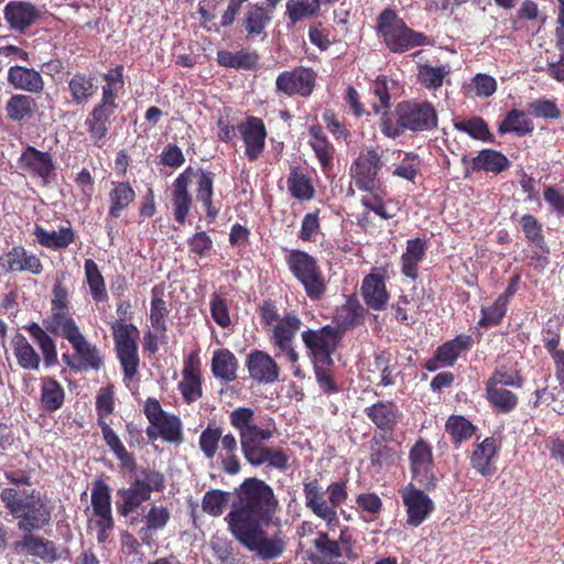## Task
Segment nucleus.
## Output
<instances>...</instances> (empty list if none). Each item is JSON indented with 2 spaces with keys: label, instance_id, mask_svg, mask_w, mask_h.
Segmentation results:
<instances>
[{
  "label": "nucleus",
  "instance_id": "f257e3e1",
  "mask_svg": "<svg viewBox=\"0 0 564 564\" xmlns=\"http://www.w3.org/2000/svg\"><path fill=\"white\" fill-rule=\"evenodd\" d=\"M235 501L225 521L232 536L261 560L280 557L285 551V540L279 531L267 535L275 518L279 499L272 487L257 477L246 478L235 492Z\"/></svg>",
  "mask_w": 564,
  "mask_h": 564
},
{
  "label": "nucleus",
  "instance_id": "f03ea898",
  "mask_svg": "<svg viewBox=\"0 0 564 564\" xmlns=\"http://www.w3.org/2000/svg\"><path fill=\"white\" fill-rule=\"evenodd\" d=\"M229 423L239 434L245 459L253 467L268 464L280 471L289 468V455L281 447L264 446L273 436V430L256 423V412L248 406H238L229 413Z\"/></svg>",
  "mask_w": 564,
  "mask_h": 564
},
{
  "label": "nucleus",
  "instance_id": "7ed1b4c3",
  "mask_svg": "<svg viewBox=\"0 0 564 564\" xmlns=\"http://www.w3.org/2000/svg\"><path fill=\"white\" fill-rule=\"evenodd\" d=\"M69 310L68 289L62 281L56 280L52 289L51 314L43 319L44 327L36 322L23 326L33 343L40 348L45 368L58 364L56 344L50 334L55 335L77 324L69 314Z\"/></svg>",
  "mask_w": 564,
  "mask_h": 564
},
{
  "label": "nucleus",
  "instance_id": "20e7f679",
  "mask_svg": "<svg viewBox=\"0 0 564 564\" xmlns=\"http://www.w3.org/2000/svg\"><path fill=\"white\" fill-rule=\"evenodd\" d=\"M393 120L383 111L379 120L380 132L390 139H397L405 132L414 134L430 132L438 127V113L429 100L409 99L397 104Z\"/></svg>",
  "mask_w": 564,
  "mask_h": 564
},
{
  "label": "nucleus",
  "instance_id": "39448f33",
  "mask_svg": "<svg viewBox=\"0 0 564 564\" xmlns=\"http://www.w3.org/2000/svg\"><path fill=\"white\" fill-rule=\"evenodd\" d=\"M9 513L18 521V529L24 533L40 531L52 520V507L37 490H32L24 498L19 497L13 488H4L0 494Z\"/></svg>",
  "mask_w": 564,
  "mask_h": 564
},
{
  "label": "nucleus",
  "instance_id": "423d86ee",
  "mask_svg": "<svg viewBox=\"0 0 564 564\" xmlns=\"http://www.w3.org/2000/svg\"><path fill=\"white\" fill-rule=\"evenodd\" d=\"M376 29L382 36L384 45L392 53H404L431 43L426 34L408 26L397 12L389 8L378 15Z\"/></svg>",
  "mask_w": 564,
  "mask_h": 564
},
{
  "label": "nucleus",
  "instance_id": "0eeeda50",
  "mask_svg": "<svg viewBox=\"0 0 564 564\" xmlns=\"http://www.w3.org/2000/svg\"><path fill=\"white\" fill-rule=\"evenodd\" d=\"M285 262L310 300L318 301L325 295L327 285L316 258L304 250L291 249Z\"/></svg>",
  "mask_w": 564,
  "mask_h": 564
},
{
  "label": "nucleus",
  "instance_id": "6e6552de",
  "mask_svg": "<svg viewBox=\"0 0 564 564\" xmlns=\"http://www.w3.org/2000/svg\"><path fill=\"white\" fill-rule=\"evenodd\" d=\"M143 479H134L128 488L117 491L116 509L119 516L129 518L142 503L150 500L153 491L161 492L165 488V477L155 469H143Z\"/></svg>",
  "mask_w": 564,
  "mask_h": 564
},
{
  "label": "nucleus",
  "instance_id": "1a4fd4ad",
  "mask_svg": "<svg viewBox=\"0 0 564 564\" xmlns=\"http://www.w3.org/2000/svg\"><path fill=\"white\" fill-rule=\"evenodd\" d=\"M388 149L377 147L364 148L349 167V175L359 191H380L384 186L379 177L386 166L384 156Z\"/></svg>",
  "mask_w": 564,
  "mask_h": 564
},
{
  "label": "nucleus",
  "instance_id": "9d476101",
  "mask_svg": "<svg viewBox=\"0 0 564 564\" xmlns=\"http://www.w3.org/2000/svg\"><path fill=\"white\" fill-rule=\"evenodd\" d=\"M111 330L123 381H131L138 375L140 365L137 343L139 329L131 323L113 322Z\"/></svg>",
  "mask_w": 564,
  "mask_h": 564
},
{
  "label": "nucleus",
  "instance_id": "9b49d317",
  "mask_svg": "<svg viewBox=\"0 0 564 564\" xmlns=\"http://www.w3.org/2000/svg\"><path fill=\"white\" fill-rule=\"evenodd\" d=\"M66 339L74 349V355L64 354V362L73 370H99L104 366V357L97 346L90 344L76 324L61 333L55 334Z\"/></svg>",
  "mask_w": 564,
  "mask_h": 564
},
{
  "label": "nucleus",
  "instance_id": "f8f14e48",
  "mask_svg": "<svg viewBox=\"0 0 564 564\" xmlns=\"http://www.w3.org/2000/svg\"><path fill=\"white\" fill-rule=\"evenodd\" d=\"M410 471L412 480L426 491L436 489L438 478L435 473L432 445L420 437L409 452Z\"/></svg>",
  "mask_w": 564,
  "mask_h": 564
},
{
  "label": "nucleus",
  "instance_id": "ddd939ff",
  "mask_svg": "<svg viewBox=\"0 0 564 564\" xmlns=\"http://www.w3.org/2000/svg\"><path fill=\"white\" fill-rule=\"evenodd\" d=\"M317 74L311 67L296 66L275 78V91L286 97L308 98L316 87Z\"/></svg>",
  "mask_w": 564,
  "mask_h": 564
},
{
  "label": "nucleus",
  "instance_id": "4468645a",
  "mask_svg": "<svg viewBox=\"0 0 564 564\" xmlns=\"http://www.w3.org/2000/svg\"><path fill=\"white\" fill-rule=\"evenodd\" d=\"M305 347L311 350L316 361L333 364L332 356L343 339V330L332 325L319 329H306L302 333Z\"/></svg>",
  "mask_w": 564,
  "mask_h": 564
},
{
  "label": "nucleus",
  "instance_id": "2eb2a0df",
  "mask_svg": "<svg viewBox=\"0 0 564 564\" xmlns=\"http://www.w3.org/2000/svg\"><path fill=\"white\" fill-rule=\"evenodd\" d=\"M474 340L470 335L459 334L440 345L434 355L425 360L423 368L434 372L441 368L453 367L462 354L473 348Z\"/></svg>",
  "mask_w": 564,
  "mask_h": 564
},
{
  "label": "nucleus",
  "instance_id": "dca6fc26",
  "mask_svg": "<svg viewBox=\"0 0 564 564\" xmlns=\"http://www.w3.org/2000/svg\"><path fill=\"white\" fill-rule=\"evenodd\" d=\"M302 322L300 317L293 313H285L275 324L272 329L271 343L280 350L285 354L289 361L292 364L297 362L299 354L293 348L292 344L296 333L300 330Z\"/></svg>",
  "mask_w": 564,
  "mask_h": 564
},
{
  "label": "nucleus",
  "instance_id": "f3484780",
  "mask_svg": "<svg viewBox=\"0 0 564 564\" xmlns=\"http://www.w3.org/2000/svg\"><path fill=\"white\" fill-rule=\"evenodd\" d=\"M424 491L422 487L417 488L413 484H409L401 491L409 525H421L434 510L433 500Z\"/></svg>",
  "mask_w": 564,
  "mask_h": 564
},
{
  "label": "nucleus",
  "instance_id": "a211bd4d",
  "mask_svg": "<svg viewBox=\"0 0 564 564\" xmlns=\"http://www.w3.org/2000/svg\"><path fill=\"white\" fill-rule=\"evenodd\" d=\"M178 390L188 404L203 397L202 362L197 351H192L184 358Z\"/></svg>",
  "mask_w": 564,
  "mask_h": 564
},
{
  "label": "nucleus",
  "instance_id": "6ab92c4d",
  "mask_svg": "<svg viewBox=\"0 0 564 564\" xmlns=\"http://www.w3.org/2000/svg\"><path fill=\"white\" fill-rule=\"evenodd\" d=\"M19 169L31 177L41 178L47 183L53 172L55 163L50 152L37 150L35 147L26 145L23 148L18 159Z\"/></svg>",
  "mask_w": 564,
  "mask_h": 564
},
{
  "label": "nucleus",
  "instance_id": "aec40b11",
  "mask_svg": "<svg viewBox=\"0 0 564 564\" xmlns=\"http://www.w3.org/2000/svg\"><path fill=\"white\" fill-rule=\"evenodd\" d=\"M245 143V155L250 162L257 161L265 147L267 128L261 118L248 116L237 126Z\"/></svg>",
  "mask_w": 564,
  "mask_h": 564
},
{
  "label": "nucleus",
  "instance_id": "412c9836",
  "mask_svg": "<svg viewBox=\"0 0 564 564\" xmlns=\"http://www.w3.org/2000/svg\"><path fill=\"white\" fill-rule=\"evenodd\" d=\"M0 267L7 273L28 272L40 275L44 271L41 259L21 245L13 246L0 258Z\"/></svg>",
  "mask_w": 564,
  "mask_h": 564
},
{
  "label": "nucleus",
  "instance_id": "4be33fe9",
  "mask_svg": "<svg viewBox=\"0 0 564 564\" xmlns=\"http://www.w3.org/2000/svg\"><path fill=\"white\" fill-rule=\"evenodd\" d=\"M192 166H187L181 174H178L172 185L171 202L173 216L174 220L180 225L185 224L193 206V197L188 191V186L192 182Z\"/></svg>",
  "mask_w": 564,
  "mask_h": 564
},
{
  "label": "nucleus",
  "instance_id": "5701e85b",
  "mask_svg": "<svg viewBox=\"0 0 564 564\" xmlns=\"http://www.w3.org/2000/svg\"><path fill=\"white\" fill-rule=\"evenodd\" d=\"M249 376L259 383H273L279 379L280 368L265 351L252 350L246 360Z\"/></svg>",
  "mask_w": 564,
  "mask_h": 564
},
{
  "label": "nucleus",
  "instance_id": "b1692460",
  "mask_svg": "<svg viewBox=\"0 0 564 564\" xmlns=\"http://www.w3.org/2000/svg\"><path fill=\"white\" fill-rule=\"evenodd\" d=\"M3 15L11 30L24 33L26 29L40 19L41 13L29 1H10L3 9Z\"/></svg>",
  "mask_w": 564,
  "mask_h": 564
},
{
  "label": "nucleus",
  "instance_id": "393cba45",
  "mask_svg": "<svg viewBox=\"0 0 564 564\" xmlns=\"http://www.w3.org/2000/svg\"><path fill=\"white\" fill-rule=\"evenodd\" d=\"M14 550L18 553L39 557L45 563H53L58 558L55 542L47 540L41 535L24 533L20 541L14 543Z\"/></svg>",
  "mask_w": 564,
  "mask_h": 564
},
{
  "label": "nucleus",
  "instance_id": "a878e982",
  "mask_svg": "<svg viewBox=\"0 0 564 564\" xmlns=\"http://www.w3.org/2000/svg\"><path fill=\"white\" fill-rule=\"evenodd\" d=\"M499 451L500 442L494 436L486 437L475 446L470 455L471 467L484 477L494 475L496 471L495 460Z\"/></svg>",
  "mask_w": 564,
  "mask_h": 564
},
{
  "label": "nucleus",
  "instance_id": "bb28decb",
  "mask_svg": "<svg viewBox=\"0 0 564 564\" xmlns=\"http://www.w3.org/2000/svg\"><path fill=\"white\" fill-rule=\"evenodd\" d=\"M303 492L306 508L316 517L327 523L337 520V511H334L332 506H328L327 500L324 499L326 490L323 489L316 478L303 482Z\"/></svg>",
  "mask_w": 564,
  "mask_h": 564
},
{
  "label": "nucleus",
  "instance_id": "cd10ccee",
  "mask_svg": "<svg viewBox=\"0 0 564 564\" xmlns=\"http://www.w3.org/2000/svg\"><path fill=\"white\" fill-rule=\"evenodd\" d=\"M365 414L382 435H392L401 413L392 401H377L365 409Z\"/></svg>",
  "mask_w": 564,
  "mask_h": 564
},
{
  "label": "nucleus",
  "instance_id": "c85d7f7f",
  "mask_svg": "<svg viewBox=\"0 0 564 564\" xmlns=\"http://www.w3.org/2000/svg\"><path fill=\"white\" fill-rule=\"evenodd\" d=\"M116 110L95 105L85 120V127L93 144L102 148L110 131Z\"/></svg>",
  "mask_w": 564,
  "mask_h": 564
},
{
  "label": "nucleus",
  "instance_id": "c756f323",
  "mask_svg": "<svg viewBox=\"0 0 564 564\" xmlns=\"http://www.w3.org/2000/svg\"><path fill=\"white\" fill-rule=\"evenodd\" d=\"M192 181L196 178V199L202 203L206 218L214 221L219 214V209L213 203L215 174L202 167H192Z\"/></svg>",
  "mask_w": 564,
  "mask_h": 564
},
{
  "label": "nucleus",
  "instance_id": "7c9ffc66",
  "mask_svg": "<svg viewBox=\"0 0 564 564\" xmlns=\"http://www.w3.org/2000/svg\"><path fill=\"white\" fill-rule=\"evenodd\" d=\"M8 83L15 89L34 95L42 94L45 87L44 78L39 70L20 65L8 69Z\"/></svg>",
  "mask_w": 564,
  "mask_h": 564
},
{
  "label": "nucleus",
  "instance_id": "2f4dec72",
  "mask_svg": "<svg viewBox=\"0 0 564 564\" xmlns=\"http://www.w3.org/2000/svg\"><path fill=\"white\" fill-rule=\"evenodd\" d=\"M361 296L369 308L375 311L384 310L389 301V293L383 275L379 273L367 274L362 280Z\"/></svg>",
  "mask_w": 564,
  "mask_h": 564
},
{
  "label": "nucleus",
  "instance_id": "473e14b6",
  "mask_svg": "<svg viewBox=\"0 0 564 564\" xmlns=\"http://www.w3.org/2000/svg\"><path fill=\"white\" fill-rule=\"evenodd\" d=\"M308 144L313 149L315 156L324 173H328L334 167L335 147L330 143L319 124H313L308 128Z\"/></svg>",
  "mask_w": 564,
  "mask_h": 564
},
{
  "label": "nucleus",
  "instance_id": "72a5a7b5",
  "mask_svg": "<svg viewBox=\"0 0 564 564\" xmlns=\"http://www.w3.org/2000/svg\"><path fill=\"white\" fill-rule=\"evenodd\" d=\"M171 510L163 505H151L148 512L143 517L144 525L138 531L141 541L151 545L153 535L163 531L171 520Z\"/></svg>",
  "mask_w": 564,
  "mask_h": 564
},
{
  "label": "nucleus",
  "instance_id": "f704fd0d",
  "mask_svg": "<svg viewBox=\"0 0 564 564\" xmlns=\"http://www.w3.org/2000/svg\"><path fill=\"white\" fill-rule=\"evenodd\" d=\"M65 390L62 383L52 376L40 379V408L47 413L61 410L65 403Z\"/></svg>",
  "mask_w": 564,
  "mask_h": 564
},
{
  "label": "nucleus",
  "instance_id": "c9c22d12",
  "mask_svg": "<svg viewBox=\"0 0 564 564\" xmlns=\"http://www.w3.org/2000/svg\"><path fill=\"white\" fill-rule=\"evenodd\" d=\"M137 197L132 185L126 182H111V189L108 194V218L118 219L129 208Z\"/></svg>",
  "mask_w": 564,
  "mask_h": 564
},
{
  "label": "nucleus",
  "instance_id": "e433bc0d",
  "mask_svg": "<svg viewBox=\"0 0 564 564\" xmlns=\"http://www.w3.org/2000/svg\"><path fill=\"white\" fill-rule=\"evenodd\" d=\"M33 235L41 246L52 250L66 249L76 241V232L70 226H59L58 230L47 231L35 225Z\"/></svg>",
  "mask_w": 564,
  "mask_h": 564
},
{
  "label": "nucleus",
  "instance_id": "4c0bfd02",
  "mask_svg": "<svg viewBox=\"0 0 564 564\" xmlns=\"http://www.w3.org/2000/svg\"><path fill=\"white\" fill-rule=\"evenodd\" d=\"M288 191L292 198L310 202L316 195L312 177L300 166H291L286 180Z\"/></svg>",
  "mask_w": 564,
  "mask_h": 564
},
{
  "label": "nucleus",
  "instance_id": "58836bf2",
  "mask_svg": "<svg viewBox=\"0 0 564 564\" xmlns=\"http://www.w3.org/2000/svg\"><path fill=\"white\" fill-rule=\"evenodd\" d=\"M97 423L101 430V434L106 445L119 460L120 466L127 469L128 471L133 473L137 469V462L134 456L127 451L117 433L110 427V425L105 420H97Z\"/></svg>",
  "mask_w": 564,
  "mask_h": 564
},
{
  "label": "nucleus",
  "instance_id": "ea45409f",
  "mask_svg": "<svg viewBox=\"0 0 564 564\" xmlns=\"http://www.w3.org/2000/svg\"><path fill=\"white\" fill-rule=\"evenodd\" d=\"M67 90L73 104L80 106L97 94L98 86L94 76L77 72L67 80Z\"/></svg>",
  "mask_w": 564,
  "mask_h": 564
},
{
  "label": "nucleus",
  "instance_id": "a19ab883",
  "mask_svg": "<svg viewBox=\"0 0 564 564\" xmlns=\"http://www.w3.org/2000/svg\"><path fill=\"white\" fill-rule=\"evenodd\" d=\"M509 166V159L502 152L492 149H484L470 160V169L474 172L482 171L497 175L508 170Z\"/></svg>",
  "mask_w": 564,
  "mask_h": 564
},
{
  "label": "nucleus",
  "instance_id": "79ce46f5",
  "mask_svg": "<svg viewBox=\"0 0 564 564\" xmlns=\"http://www.w3.org/2000/svg\"><path fill=\"white\" fill-rule=\"evenodd\" d=\"M11 347L17 359V364L22 369L39 370L41 356L23 334L17 333L13 336Z\"/></svg>",
  "mask_w": 564,
  "mask_h": 564
},
{
  "label": "nucleus",
  "instance_id": "37998d69",
  "mask_svg": "<svg viewBox=\"0 0 564 564\" xmlns=\"http://www.w3.org/2000/svg\"><path fill=\"white\" fill-rule=\"evenodd\" d=\"M485 397L490 408L500 414L511 413L519 403L514 392L498 386L485 384Z\"/></svg>",
  "mask_w": 564,
  "mask_h": 564
},
{
  "label": "nucleus",
  "instance_id": "c03bdc74",
  "mask_svg": "<svg viewBox=\"0 0 564 564\" xmlns=\"http://www.w3.org/2000/svg\"><path fill=\"white\" fill-rule=\"evenodd\" d=\"M238 360L229 349H217L212 358V372L215 378L225 382H231L237 379Z\"/></svg>",
  "mask_w": 564,
  "mask_h": 564
},
{
  "label": "nucleus",
  "instance_id": "a18cd8bd",
  "mask_svg": "<svg viewBox=\"0 0 564 564\" xmlns=\"http://www.w3.org/2000/svg\"><path fill=\"white\" fill-rule=\"evenodd\" d=\"M36 109L35 99L29 95H12L6 102V116L11 121L22 122L31 119Z\"/></svg>",
  "mask_w": 564,
  "mask_h": 564
},
{
  "label": "nucleus",
  "instance_id": "49530a36",
  "mask_svg": "<svg viewBox=\"0 0 564 564\" xmlns=\"http://www.w3.org/2000/svg\"><path fill=\"white\" fill-rule=\"evenodd\" d=\"M84 272L85 282L88 285L93 301L96 304L108 302L109 295L106 281L98 264L93 259H86L84 262Z\"/></svg>",
  "mask_w": 564,
  "mask_h": 564
},
{
  "label": "nucleus",
  "instance_id": "de8ad7c7",
  "mask_svg": "<svg viewBox=\"0 0 564 564\" xmlns=\"http://www.w3.org/2000/svg\"><path fill=\"white\" fill-rule=\"evenodd\" d=\"M151 303H150V323L151 326L160 332L161 334H165L167 330L166 318L170 314V308L167 306L166 301L163 299L164 295V286L161 284H156L151 290Z\"/></svg>",
  "mask_w": 564,
  "mask_h": 564
},
{
  "label": "nucleus",
  "instance_id": "09e8293b",
  "mask_svg": "<svg viewBox=\"0 0 564 564\" xmlns=\"http://www.w3.org/2000/svg\"><path fill=\"white\" fill-rule=\"evenodd\" d=\"M269 8L263 3H251L245 13L242 25L250 35H260L272 20Z\"/></svg>",
  "mask_w": 564,
  "mask_h": 564
},
{
  "label": "nucleus",
  "instance_id": "8fccbe9b",
  "mask_svg": "<svg viewBox=\"0 0 564 564\" xmlns=\"http://www.w3.org/2000/svg\"><path fill=\"white\" fill-rule=\"evenodd\" d=\"M217 62L220 66L235 69L250 70L256 68L259 55L256 52L240 50L238 52L219 51Z\"/></svg>",
  "mask_w": 564,
  "mask_h": 564
},
{
  "label": "nucleus",
  "instance_id": "3c124183",
  "mask_svg": "<svg viewBox=\"0 0 564 564\" xmlns=\"http://www.w3.org/2000/svg\"><path fill=\"white\" fill-rule=\"evenodd\" d=\"M451 69L448 65L432 66L430 64H419L417 66V82L427 90H438L449 75Z\"/></svg>",
  "mask_w": 564,
  "mask_h": 564
},
{
  "label": "nucleus",
  "instance_id": "603ef678",
  "mask_svg": "<svg viewBox=\"0 0 564 564\" xmlns=\"http://www.w3.org/2000/svg\"><path fill=\"white\" fill-rule=\"evenodd\" d=\"M392 441V435L375 434L370 441V464L377 470L382 469L393 460V449L388 445Z\"/></svg>",
  "mask_w": 564,
  "mask_h": 564
},
{
  "label": "nucleus",
  "instance_id": "864d4df0",
  "mask_svg": "<svg viewBox=\"0 0 564 564\" xmlns=\"http://www.w3.org/2000/svg\"><path fill=\"white\" fill-rule=\"evenodd\" d=\"M476 430L477 427L463 415L453 414L445 422V431L451 436L455 447L471 438Z\"/></svg>",
  "mask_w": 564,
  "mask_h": 564
},
{
  "label": "nucleus",
  "instance_id": "5fc2aeb1",
  "mask_svg": "<svg viewBox=\"0 0 564 564\" xmlns=\"http://www.w3.org/2000/svg\"><path fill=\"white\" fill-rule=\"evenodd\" d=\"M313 545L317 551L321 564H345L340 558L341 549L338 542L332 540L326 532H318L317 536L313 541Z\"/></svg>",
  "mask_w": 564,
  "mask_h": 564
},
{
  "label": "nucleus",
  "instance_id": "6e6d98bb",
  "mask_svg": "<svg viewBox=\"0 0 564 564\" xmlns=\"http://www.w3.org/2000/svg\"><path fill=\"white\" fill-rule=\"evenodd\" d=\"M533 129V122L527 118L523 111L518 109L508 111L505 119L498 126L500 134L513 132L519 137L531 133Z\"/></svg>",
  "mask_w": 564,
  "mask_h": 564
},
{
  "label": "nucleus",
  "instance_id": "4d7b16f0",
  "mask_svg": "<svg viewBox=\"0 0 564 564\" xmlns=\"http://www.w3.org/2000/svg\"><path fill=\"white\" fill-rule=\"evenodd\" d=\"M319 14L317 3L313 0H288L285 4V15L289 20V26H294L306 19L316 18Z\"/></svg>",
  "mask_w": 564,
  "mask_h": 564
},
{
  "label": "nucleus",
  "instance_id": "13d9d810",
  "mask_svg": "<svg viewBox=\"0 0 564 564\" xmlns=\"http://www.w3.org/2000/svg\"><path fill=\"white\" fill-rule=\"evenodd\" d=\"M453 126L457 131L464 132L475 140L489 143L495 142L494 134L481 117H473L467 120H454Z\"/></svg>",
  "mask_w": 564,
  "mask_h": 564
},
{
  "label": "nucleus",
  "instance_id": "bf43d9fd",
  "mask_svg": "<svg viewBox=\"0 0 564 564\" xmlns=\"http://www.w3.org/2000/svg\"><path fill=\"white\" fill-rule=\"evenodd\" d=\"M90 502L94 516L112 512L111 488L101 477L93 481Z\"/></svg>",
  "mask_w": 564,
  "mask_h": 564
},
{
  "label": "nucleus",
  "instance_id": "052dcab7",
  "mask_svg": "<svg viewBox=\"0 0 564 564\" xmlns=\"http://www.w3.org/2000/svg\"><path fill=\"white\" fill-rule=\"evenodd\" d=\"M362 318V307L356 301H348L336 310L335 322L343 333L354 328Z\"/></svg>",
  "mask_w": 564,
  "mask_h": 564
},
{
  "label": "nucleus",
  "instance_id": "680f3d73",
  "mask_svg": "<svg viewBox=\"0 0 564 564\" xmlns=\"http://www.w3.org/2000/svg\"><path fill=\"white\" fill-rule=\"evenodd\" d=\"M524 378L521 372L517 369H508L506 366L496 368L485 381V384L503 388L511 387L516 389L522 388Z\"/></svg>",
  "mask_w": 564,
  "mask_h": 564
},
{
  "label": "nucleus",
  "instance_id": "e2e57ef3",
  "mask_svg": "<svg viewBox=\"0 0 564 564\" xmlns=\"http://www.w3.org/2000/svg\"><path fill=\"white\" fill-rule=\"evenodd\" d=\"M230 494L220 489H210L205 492L202 509L212 517H220L229 501Z\"/></svg>",
  "mask_w": 564,
  "mask_h": 564
},
{
  "label": "nucleus",
  "instance_id": "0e129e2a",
  "mask_svg": "<svg viewBox=\"0 0 564 564\" xmlns=\"http://www.w3.org/2000/svg\"><path fill=\"white\" fill-rule=\"evenodd\" d=\"M159 431L160 436L170 443L182 442V424L180 419L173 414H166L152 425Z\"/></svg>",
  "mask_w": 564,
  "mask_h": 564
},
{
  "label": "nucleus",
  "instance_id": "69168bd1",
  "mask_svg": "<svg viewBox=\"0 0 564 564\" xmlns=\"http://www.w3.org/2000/svg\"><path fill=\"white\" fill-rule=\"evenodd\" d=\"M528 112L534 118L545 120H557L562 117V111L555 100L539 98L528 104Z\"/></svg>",
  "mask_w": 564,
  "mask_h": 564
},
{
  "label": "nucleus",
  "instance_id": "338daca9",
  "mask_svg": "<svg viewBox=\"0 0 564 564\" xmlns=\"http://www.w3.org/2000/svg\"><path fill=\"white\" fill-rule=\"evenodd\" d=\"M371 93L379 99L380 104H375L372 110L379 115L382 110L388 111L391 107V96L388 77L379 75L370 87Z\"/></svg>",
  "mask_w": 564,
  "mask_h": 564
},
{
  "label": "nucleus",
  "instance_id": "774afa93",
  "mask_svg": "<svg viewBox=\"0 0 564 564\" xmlns=\"http://www.w3.org/2000/svg\"><path fill=\"white\" fill-rule=\"evenodd\" d=\"M507 307L508 305L498 297L492 305L481 307V317L478 321V326L489 328L499 325L507 313Z\"/></svg>",
  "mask_w": 564,
  "mask_h": 564
}]
</instances>
